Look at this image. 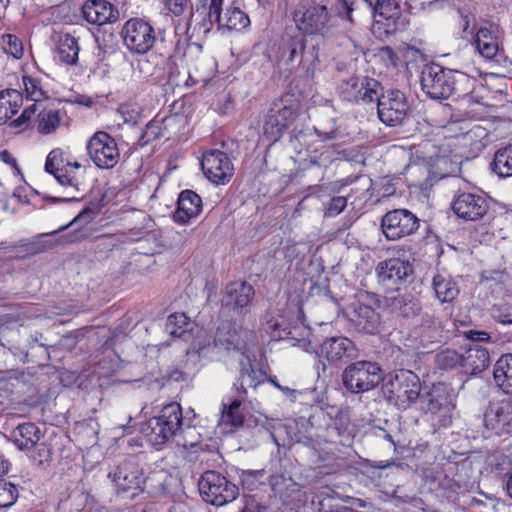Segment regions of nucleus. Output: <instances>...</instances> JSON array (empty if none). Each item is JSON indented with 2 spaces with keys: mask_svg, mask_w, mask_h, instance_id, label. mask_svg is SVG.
<instances>
[{
  "mask_svg": "<svg viewBox=\"0 0 512 512\" xmlns=\"http://www.w3.org/2000/svg\"><path fill=\"white\" fill-rule=\"evenodd\" d=\"M319 43L302 33L284 38L283 58L291 70L300 71L313 79L320 63Z\"/></svg>",
  "mask_w": 512,
  "mask_h": 512,
  "instance_id": "39448f33",
  "label": "nucleus"
},
{
  "mask_svg": "<svg viewBox=\"0 0 512 512\" xmlns=\"http://www.w3.org/2000/svg\"><path fill=\"white\" fill-rule=\"evenodd\" d=\"M114 483L117 495L133 499L143 491L146 477L134 459H125L108 475Z\"/></svg>",
  "mask_w": 512,
  "mask_h": 512,
  "instance_id": "9b49d317",
  "label": "nucleus"
},
{
  "mask_svg": "<svg viewBox=\"0 0 512 512\" xmlns=\"http://www.w3.org/2000/svg\"><path fill=\"white\" fill-rule=\"evenodd\" d=\"M81 13L87 23L97 26L115 23L120 17L118 8L107 0H86Z\"/></svg>",
  "mask_w": 512,
  "mask_h": 512,
  "instance_id": "b1692460",
  "label": "nucleus"
},
{
  "mask_svg": "<svg viewBox=\"0 0 512 512\" xmlns=\"http://www.w3.org/2000/svg\"><path fill=\"white\" fill-rule=\"evenodd\" d=\"M302 34L328 35L334 27V20L326 5L311 2L298 9L294 16Z\"/></svg>",
  "mask_w": 512,
  "mask_h": 512,
  "instance_id": "f8f14e48",
  "label": "nucleus"
},
{
  "mask_svg": "<svg viewBox=\"0 0 512 512\" xmlns=\"http://www.w3.org/2000/svg\"><path fill=\"white\" fill-rule=\"evenodd\" d=\"M265 331L270 335V337L274 340H283L289 338L291 331L287 330V328L282 326V323L279 319L274 317H270L266 319L265 322Z\"/></svg>",
  "mask_w": 512,
  "mask_h": 512,
  "instance_id": "8fccbe9b",
  "label": "nucleus"
},
{
  "mask_svg": "<svg viewBox=\"0 0 512 512\" xmlns=\"http://www.w3.org/2000/svg\"><path fill=\"white\" fill-rule=\"evenodd\" d=\"M167 8L174 15L179 16L184 12L187 0H164Z\"/></svg>",
  "mask_w": 512,
  "mask_h": 512,
  "instance_id": "052dcab7",
  "label": "nucleus"
},
{
  "mask_svg": "<svg viewBox=\"0 0 512 512\" xmlns=\"http://www.w3.org/2000/svg\"><path fill=\"white\" fill-rule=\"evenodd\" d=\"M419 225V218L407 209L391 210L381 221L383 234L388 240H398L412 235Z\"/></svg>",
  "mask_w": 512,
  "mask_h": 512,
  "instance_id": "f3484780",
  "label": "nucleus"
},
{
  "mask_svg": "<svg viewBox=\"0 0 512 512\" xmlns=\"http://www.w3.org/2000/svg\"><path fill=\"white\" fill-rule=\"evenodd\" d=\"M37 111V104L33 103L26 107L21 115L10 123V126L19 130H24L28 127L29 121Z\"/></svg>",
  "mask_w": 512,
  "mask_h": 512,
  "instance_id": "5fc2aeb1",
  "label": "nucleus"
},
{
  "mask_svg": "<svg viewBox=\"0 0 512 512\" xmlns=\"http://www.w3.org/2000/svg\"><path fill=\"white\" fill-rule=\"evenodd\" d=\"M493 378L506 394L512 393V354L501 356L494 365Z\"/></svg>",
  "mask_w": 512,
  "mask_h": 512,
  "instance_id": "473e14b6",
  "label": "nucleus"
},
{
  "mask_svg": "<svg viewBox=\"0 0 512 512\" xmlns=\"http://www.w3.org/2000/svg\"><path fill=\"white\" fill-rule=\"evenodd\" d=\"M431 288L436 299L442 304L453 303L460 292L459 286L454 278L444 271H438L434 274L431 281Z\"/></svg>",
  "mask_w": 512,
  "mask_h": 512,
  "instance_id": "c85d7f7f",
  "label": "nucleus"
},
{
  "mask_svg": "<svg viewBox=\"0 0 512 512\" xmlns=\"http://www.w3.org/2000/svg\"><path fill=\"white\" fill-rule=\"evenodd\" d=\"M221 12L222 9L219 10V19L217 20L211 16V10L208 8L206 17L199 23V29L202 30L203 33H208L214 24H217L219 29L225 28L227 30L235 31H241L250 26L249 16L241 10L240 7L235 6L234 4L226 9L223 16Z\"/></svg>",
  "mask_w": 512,
  "mask_h": 512,
  "instance_id": "4be33fe9",
  "label": "nucleus"
},
{
  "mask_svg": "<svg viewBox=\"0 0 512 512\" xmlns=\"http://www.w3.org/2000/svg\"><path fill=\"white\" fill-rule=\"evenodd\" d=\"M80 46L78 40L70 34L60 36L57 50L56 59L68 66L76 65L78 62Z\"/></svg>",
  "mask_w": 512,
  "mask_h": 512,
  "instance_id": "2f4dec72",
  "label": "nucleus"
},
{
  "mask_svg": "<svg viewBox=\"0 0 512 512\" xmlns=\"http://www.w3.org/2000/svg\"><path fill=\"white\" fill-rule=\"evenodd\" d=\"M410 106L403 92L397 89L383 91L377 102L380 121L386 126H397L406 119Z\"/></svg>",
  "mask_w": 512,
  "mask_h": 512,
  "instance_id": "dca6fc26",
  "label": "nucleus"
},
{
  "mask_svg": "<svg viewBox=\"0 0 512 512\" xmlns=\"http://www.w3.org/2000/svg\"><path fill=\"white\" fill-rule=\"evenodd\" d=\"M188 318L184 313H174L167 318L165 330L174 337L186 339L188 328Z\"/></svg>",
  "mask_w": 512,
  "mask_h": 512,
  "instance_id": "79ce46f5",
  "label": "nucleus"
},
{
  "mask_svg": "<svg viewBox=\"0 0 512 512\" xmlns=\"http://www.w3.org/2000/svg\"><path fill=\"white\" fill-rule=\"evenodd\" d=\"M224 0H210L208 8L211 10V16L219 19V10L222 9Z\"/></svg>",
  "mask_w": 512,
  "mask_h": 512,
  "instance_id": "69168bd1",
  "label": "nucleus"
},
{
  "mask_svg": "<svg viewBox=\"0 0 512 512\" xmlns=\"http://www.w3.org/2000/svg\"><path fill=\"white\" fill-rule=\"evenodd\" d=\"M466 336L473 342H484L490 339L489 333L485 331L470 330L466 333Z\"/></svg>",
  "mask_w": 512,
  "mask_h": 512,
  "instance_id": "0e129e2a",
  "label": "nucleus"
},
{
  "mask_svg": "<svg viewBox=\"0 0 512 512\" xmlns=\"http://www.w3.org/2000/svg\"><path fill=\"white\" fill-rule=\"evenodd\" d=\"M357 352L353 341L343 336L328 338L320 346V355L332 364L353 359L357 356Z\"/></svg>",
  "mask_w": 512,
  "mask_h": 512,
  "instance_id": "393cba45",
  "label": "nucleus"
},
{
  "mask_svg": "<svg viewBox=\"0 0 512 512\" xmlns=\"http://www.w3.org/2000/svg\"><path fill=\"white\" fill-rule=\"evenodd\" d=\"M405 4L408 6L412 13H418L421 11H430L440 5L438 0L418 1V0H406Z\"/></svg>",
  "mask_w": 512,
  "mask_h": 512,
  "instance_id": "4d7b16f0",
  "label": "nucleus"
},
{
  "mask_svg": "<svg viewBox=\"0 0 512 512\" xmlns=\"http://www.w3.org/2000/svg\"><path fill=\"white\" fill-rule=\"evenodd\" d=\"M492 315L499 323L512 324V304H503L494 307Z\"/></svg>",
  "mask_w": 512,
  "mask_h": 512,
  "instance_id": "6e6d98bb",
  "label": "nucleus"
},
{
  "mask_svg": "<svg viewBox=\"0 0 512 512\" xmlns=\"http://www.w3.org/2000/svg\"><path fill=\"white\" fill-rule=\"evenodd\" d=\"M489 352L486 348L473 344L461 353V371L467 375H476L488 368Z\"/></svg>",
  "mask_w": 512,
  "mask_h": 512,
  "instance_id": "a878e982",
  "label": "nucleus"
},
{
  "mask_svg": "<svg viewBox=\"0 0 512 512\" xmlns=\"http://www.w3.org/2000/svg\"><path fill=\"white\" fill-rule=\"evenodd\" d=\"M123 44L131 54L144 55L156 42L153 26L140 18H131L125 22L121 30Z\"/></svg>",
  "mask_w": 512,
  "mask_h": 512,
  "instance_id": "4468645a",
  "label": "nucleus"
},
{
  "mask_svg": "<svg viewBox=\"0 0 512 512\" xmlns=\"http://www.w3.org/2000/svg\"><path fill=\"white\" fill-rule=\"evenodd\" d=\"M202 211V200L192 190H184L178 198V206L173 214L176 223L186 224L191 218L197 217Z\"/></svg>",
  "mask_w": 512,
  "mask_h": 512,
  "instance_id": "cd10ccee",
  "label": "nucleus"
},
{
  "mask_svg": "<svg viewBox=\"0 0 512 512\" xmlns=\"http://www.w3.org/2000/svg\"><path fill=\"white\" fill-rule=\"evenodd\" d=\"M198 486L204 501L215 506L232 502L239 494V489L234 483L213 470L202 474Z\"/></svg>",
  "mask_w": 512,
  "mask_h": 512,
  "instance_id": "1a4fd4ad",
  "label": "nucleus"
},
{
  "mask_svg": "<svg viewBox=\"0 0 512 512\" xmlns=\"http://www.w3.org/2000/svg\"><path fill=\"white\" fill-rule=\"evenodd\" d=\"M435 363L438 368L443 370L453 369L457 366L461 368V354L452 349H446L436 354Z\"/></svg>",
  "mask_w": 512,
  "mask_h": 512,
  "instance_id": "c03bdc74",
  "label": "nucleus"
},
{
  "mask_svg": "<svg viewBox=\"0 0 512 512\" xmlns=\"http://www.w3.org/2000/svg\"><path fill=\"white\" fill-rule=\"evenodd\" d=\"M382 380V370L376 362L356 361L342 373V383L347 391L359 394L374 389Z\"/></svg>",
  "mask_w": 512,
  "mask_h": 512,
  "instance_id": "6e6552de",
  "label": "nucleus"
},
{
  "mask_svg": "<svg viewBox=\"0 0 512 512\" xmlns=\"http://www.w3.org/2000/svg\"><path fill=\"white\" fill-rule=\"evenodd\" d=\"M347 206V198L344 196H336L330 199L325 205L324 215L326 217H335L339 215Z\"/></svg>",
  "mask_w": 512,
  "mask_h": 512,
  "instance_id": "864d4df0",
  "label": "nucleus"
},
{
  "mask_svg": "<svg viewBox=\"0 0 512 512\" xmlns=\"http://www.w3.org/2000/svg\"><path fill=\"white\" fill-rule=\"evenodd\" d=\"M267 507L255 501L254 499H248L241 512H265Z\"/></svg>",
  "mask_w": 512,
  "mask_h": 512,
  "instance_id": "e2e57ef3",
  "label": "nucleus"
},
{
  "mask_svg": "<svg viewBox=\"0 0 512 512\" xmlns=\"http://www.w3.org/2000/svg\"><path fill=\"white\" fill-rule=\"evenodd\" d=\"M413 274V266L408 260L390 258L376 266L378 282L389 290H399Z\"/></svg>",
  "mask_w": 512,
  "mask_h": 512,
  "instance_id": "a211bd4d",
  "label": "nucleus"
},
{
  "mask_svg": "<svg viewBox=\"0 0 512 512\" xmlns=\"http://www.w3.org/2000/svg\"><path fill=\"white\" fill-rule=\"evenodd\" d=\"M382 390L391 404L405 410L420 398L421 383L414 372L402 369L389 375Z\"/></svg>",
  "mask_w": 512,
  "mask_h": 512,
  "instance_id": "423d86ee",
  "label": "nucleus"
},
{
  "mask_svg": "<svg viewBox=\"0 0 512 512\" xmlns=\"http://www.w3.org/2000/svg\"><path fill=\"white\" fill-rule=\"evenodd\" d=\"M41 438V431L34 423L19 424L11 431L10 439L20 450H30Z\"/></svg>",
  "mask_w": 512,
  "mask_h": 512,
  "instance_id": "7c9ffc66",
  "label": "nucleus"
},
{
  "mask_svg": "<svg viewBox=\"0 0 512 512\" xmlns=\"http://www.w3.org/2000/svg\"><path fill=\"white\" fill-rule=\"evenodd\" d=\"M73 169L74 168H67V170L57 171L52 175L55 177V179L58 181L60 185L70 188L72 191L78 193V180L73 174Z\"/></svg>",
  "mask_w": 512,
  "mask_h": 512,
  "instance_id": "3c124183",
  "label": "nucleus"
},
{
  "mask_svg": "<svg viewBox=\"0 0 512 512\" xmlns=\"http://www.w3.org/2000/svg\"><path fill=\"white\" fill-rule=\"evenodd\" d=\"M363 82V89L359 92L357 97V104H377L378 100L383 93V87L379 81L370 77H361Z\"/></svg>",
  "mask_w": 512,
  "mask_h": 512,
  "instance_id": "4c0bfd02",
  "label": "nucleus"
},
{
  "mask_svg": "<svg viewBox=\"0 0 512 512\" xmlns=\"http://www.w3.org/2000/svg\"><path fill=\"white\" fill-rule=\"evenodd\" d=\"M254 296L252 285L246 282H232L225 288L222 305L233 310H242L247 307Z\"/></svg>",
  "mask_w": 512,
  "mask_h": 512,
  "instance_id": "bb28decb",
  "label": "nucleus"
},
{
  "mask_svg": "<svg viewBox=\"0 0 512 512\" xmlns=\"http://www.w3.org/2000/svg\"><path fill=\"white\" fill-rule=\"evenodd\" d=\"M420 82L422 91L428 97L442 100L469 95L475 88L476 79L464 72L432 63L424 66Z\"/></svg>",
  "mask_w": 512,
  "mask_h": 512,
  "instance_id": "f03ea898",
  "label": "nucleus"
},
{
  "mask_svg": "<svg viewBox=\"0 0 512 512\" xmlns=\"http://www.w3.org/2000/svg\"><path fill=\"white\" fill-rule=\"evenodd\" d=\"M270 382L274 385L276 389L282 392V394L291 402H294L297 399V397L302 394L301 391L291 389L288 386H283L279 384L275 379H270Z\"/></svg>",
  "mask_w": 512,
  "mask_h": 512,
  "instance_id": "bf43d9fd",
  "label": "nucleus"
},
{
  "mask_svg": "<svg viewBox=\"0 0 512 512\" xmlns=\"http://www.w3.org/2000/svg\"><path fill=\"white\" fill-rule=\"evenodd\" d=\"M484 425L498 435H512V398L490 402L484 413Z\"/></svg>",
  "mask_w": 512,
  "mask_h": 512,
  "instance_id": "412c9836",
  "label": "nucleus"
},
{
  "mask_svg": "<svg viewBox=\"0 0 512 512\" xmlns=\"http://www.w3.org/2000/svg\"><path fill=\"white\" fill-rule=\"evenodd\" d=\"M488 136V132L480 125H474L466 132L456 135V139L460 144H471L474 149H481L485 146L483 142Z\"/></svg>",
  "mask_w": 512,
  "mask_h": 512,
  "instance_id": "a19ab883",
  "label": "nucleus"
},
{
  "mask_svg": "<svg viewBox=\"0 0 512 512\" xmlns=\"http://www.w3.org/2000/svg\"><path fill=\"white\" fill-rule=\"evenodd\" d=\"M374 12L373 32L379 36H390L406 26L397 0H364Z\"/></svg>",
  "mask_w": 512,
  "mask_h": 512,
  "instance_id": "9d476101",
  "label": "nucleus"
},
{
  "mask_svg": "<svg viewBox=\"0 0 512 512\" xmlns=\"http://www.w3.org/2000/svg\"><path fill=\"white\" fill-rule=\"evenodd\" d=\"M503 34V30L499 25L487 23L477 30L474 43L482 57L495 59L497 63L506 69L507 73L512 74V60L505 56L500 49Z\"/></svg>",
  "mask_w": 512,
  "mask_h": 512,
  "instance_id": "ddd939ff",
  "label": "nucleus"
},
{
  "mask_svg": "<svg viewBox=\"0 0 512 512\" xmlns=\"http://www.w3.org/2000/svg\"><path fill=\"white\" fill-rule=\"evenodd\" d=\"M194 429L183 422L180 404L171 402L165 405L159 415L150 418L141 428V432L152 446H161L180 438L184 432Z\"/></svg>",
  "mask_w": 512,
  "mask_h": 512,
  "instance_id": "20e7f679",
  "label": "nucleus"
},
{
  "mask_svg": "<svg viewBox=\"0 0 512 512\" xmlns=\"http://www.w3.org/2000/svg\"><path fill=\"white\" fill-rule=\"evenodd\" d=\"M18 496L19 491L15 484L5 479H0V508L12 506Z\"/></svg>",
  "mask_w": 512,
  "mask_h": 512,
  "instance_id": "49530a36",
  "label": "nucleus"
},
{
  "mask_svg": "<svg viewBox=\"0 0 512 512\" xmlns=\"http://www.w3.org/2000/svg\"><path fill=\"white\" fill-rule=\"evenodd\" d=\"M459 14V28L462 31V38L467 35H472L476 28V18L473 10L470 7L458 8Z\"/></svg>",
  "mask_w": 512,
  "mask_h": 512,
  "instance_id": "a18cd8bd",
  "label": "nucleus"
},
{
  "mask_svg": "<svg viewBox=\"0 0 512 512\" xmlns=\"http://www.w3.org/2000/svg\"><path fill=\"white\" fill-rule=\"evenodd\" d=\"M10 467L9 461L0 452V475L8 473Z\"/></svg>",
  "mask_w": 512,
  "mask_h": 512,
  "instance_id": "774afa93",
  "label": "nucleus"
},
{
  "mask_svg": "<svg viewBox=\"0 0 512 512\" xmlns=\"http://www.w3.org/2000/svg\"><path fill=\"white\" fill-rule=\"evenodd\" d=\"M421 408L430 414V420L438 428H447L452 424L455 404L448 389L443 384L433 385L420 396Z\"/></svg>",
  "mask_w": 512,
  "mask_h": 512,
  "instance_id": "0eeeda50",
  "label": "nucleus"
},
{
  "mask_svg": "<svg viewBox=\"0 0 512 512\" xmlns=\"http://www.w3.org/2000/svg\"><path fill=\"white\" fill-rule=\"evenodd\" d=\"M0 159L12 166H16L15 158L6 150L0 152Z\"/></svg>",
  "mask_w": 512,
  "mask_h": 512,
  "instance_id": "338daca9",
  "label": "nucleus"
},
{
  "mask_svg": "<svg viewBox=\"0 0 512 512\" xmlns=\"http://www.w3.org/2000/svg\"><path fill=\"white\" fill-rule=\"evenodd\" d=\"M22 94L15 89L0 91V125L5 124L20 108Z\"/></svg>",
  "mask_w": 512,
  "mask_h": 512,
  "instance_id": "72a5a7b5",
  "label": "nucleus"
},
{
  "mask_svg": "<svg viewBox=\"0 0 512 512\" xmlns=\"http://www.w3.org/2000/svg\"><path fill=\"white\" fill-rule=\"evenodd\" d=\"M352 321L355 327L366 334H376L381 325L379 313L371 306L361 303L355 304Z\"/></svg>",
  "mask_w": 512,
  "mask_h": 512,
  "instance_id": "c756f323",
  "label": "nucleus"
},
{
  "mask_svg": "<svg viewBox=\"0 0 512 512\" xmlns=\"http://www.w3.org/2000/svg\"><path fill=\"white\" fill-rule=\"evenodd\" d=\"M22 81L26 95L29 99L38 102L43 98L44 93L35 79L29 76H24Z\"/></svg>",
  "mask_w": 512,
  "mask_h": 512,
  "instance_id": "603ef678",
  "label": "nucleus"
},
{
  "mask_svg": "<svg viewBox=\"0 0 512 512\" xmlns=\"http://www.w3.org/2000/svg\"><path fill=\"white\" fill-rule=\"evenodd\" d=\"M1 46L3 51L15 59L23 56L24 48L22 41L15 35L5 34L2 36Z\"/></svg>",
  "mask_w": 512,
  "mask_h": 512,
  "instance_id": "de8ad7c7",
  "label": "nucleus"
},
{
  "mask_svg": "<svg viewBox=\"0 0 512 512\" xmlns=\"http://www.w3.org/2000/svg\"><path fill=\"white\" fill-rule=\"evenodd\" d=\"M214 344L220 349L239 354V386H237L239 394L245 395L247 388L256 389L265 382L266 374L255 363L256 334L254 331L245 328L236 330L223 325L217 329Z\"/></svg>",
  "mask_w": 512,
  "mask_h": 512,
  "instance_id": "f257e3e1",
  "label": "nucleus"
},
{
  "mask_svg": "<svg viewBox=\"0 0 512 512\" xmlns=\"http://www.w3.org/2000/svg\"><path fill=\"white\" fill-rule=\"evenodd\" d=\"M380 55L384 60L388 61L391 65L396 66L397 61H398V56L396 55V53L393 51V49L391 47L385 46V47L381 48Z\"/></svg>",
  "mask_w": 512,
  "mask_h": 512,
  "instance_id": "680f3d73",
  "label": "nucleus"
},
{
  "mask_svg": "<svg viewBox=\"0 0 512 512\" xmlns=\"http://www.w3.org/2000/svg\"><path fill=\"white\" fill-rule=\"evenodd\" d=\"M355 5L356 1L354 0H336L333 4L332 10L336 16L353 24V13L356 10Z\"/></svg>",
  "mask_w": 512,
  "mask_h": 512,
  "instance_id": "09e8293b",
  "label": "nucleus"
},
{
  "mask_svg": "<svg viewBox=\"0 0 512 512\" xmlns=\"http://www.w3.org/2000/svg\"><path fill=\"white\" fill-rule=\"evenodd\" d=\"M67 168H81V164L77 161H71L67 152L61 148H55L50 151L45 162V171L53 174L57 171H64Z\"/></svg>",
  "mask_w": 512,
  "mask_h": 512,
  "instance_id": "c9c22d12",
  "label": "nucleus"
},
{
  "mask_svg": "<svg viewBox=\"0 0 512 512\" xmlns=\"http://www.w3.org/2000/svg\"><path fill=\"white\" fill-rule=\"evenodd\" d=\"M452 209L459 218L476 221L487 213L489 203L482 195L463 192L454 197Z\"/></svg>",
  "mask_w": 512,
  "mask_h": 512,
  "instance_id": "5701e85b",
  "label": "nucleus"
},
{
  "mask_svg": "<svg viewBox=\"0 0 512 512\" xmlns=\"http://www.w3.org/2000/svg\"><path fill=\"white\" fill-rule=\"evenodd\" d=\"M362 85L361 77H351L342 81L339 93L344 100L356 103L359 92L363 89Z\"/></svg>",
  "mask_w": 512,
  "mask_h": 512,
  "instance_id": "37998d69",
  "label": "nucleus"
},
{
  "mask_svg": "<svg viewBox=\"0 0 512 512\" xmlns=\"http://www.w3.org/2000/svg\"><path fill=\"white\" fill-rule=\"evenodd\" d=\"M241 400L235 399L229 405L223 404V410L221 414V423L223 425H229L232 428H238L243 425L244 416L240 411Z\"/></svg>",
  "mask_w": 512,
  "mask_h": 512,
  "instance_id": "ea45409f",
  "label": "nucleus"
},
{
  "mask_svg": "<svg viewBox=\"0 0 512 512\" xmlns=\"http://www.w3.org/2000/svg\"><path fill=\"white\" fill-rule=\"evenodd\" d=\"M60 109H44L38 113L37 131L43 135L54 133L65 117Z\"/></svg>",
  "mask_w": 512,
  "mask_h": 512,
  "instance_id": "e433bc0d",
  "label": "nucleus"
},
{
  "mask_svg": "<svg viewBox=\"0 0 512 512\" xmlns=\"http://www.w3.org/2000/svg\"><path fill=\"white\" fill-rule=\"evenodd\" d=\"M491 169L501 178L512 176V145L495 153Z\"/></svg>",
  "mask_w": 512,
  "mask_h": 512,
  "instance_id": "58836bf2",
  "label": "nucleus"
},
{
  "mask_svg": "<svg viewBox=\"0 0 512 512\" xmlns=\"http://www.w3.org/2000/svg\"><path fill=\"white\" fill-rule=\"evenodd\" d=\"M419 330L422 343L439 342L442 338V323L433 314L424 313L421 316Z\"/></svg>",
  "mask_w": 512,
  "mask_h": 512,
  "instance_id": "f704fd0d",
  "label": "nucleus"
},
{
  "mask_svg": "<svg viewBox=\"0 0 512 512\" xmlns=\"http://www.w3.org/2000/svg\"><path fill=\"white\" fill-rule=\"evenodd\" d=\"M86 151L96 167L112 169L120 159L116 140L105 131L95 132L86 143Z\"/></svg>",
  "mask_w": 512,
  "mask_h": 512,
  "instance_id": "2eb2a0df",
  "label": "nucleus"
},
{
  "mask_svg": "<svg viewBox=\"0 0 512 512\" xmlns=\"http://www.w3.org/2000/svg\"><path fill=\"white\" fill-rule=\"evenodd\" d=\"M291 467L288 459H276L270 462L269 484L274 494L283 502L300 491V484L292 477Z\"/></svg>",
  "mask_w": 512,
  "mask_h": 512,
  "instance_id": "6ab92c4d",
  "label": "nucleus"
},
{
  "mask_svg": "<svg viewBox=\"0 0 512 512\" xmlns=\"http://www.w3.org/2000/svg\"><path fill=\"white\" fill-rule=\"evenodd\" d=\"M161 136V125L158 122L151 121L149 122L145 130L143 132L142 138L145 139V142L148 143L153 141Z\"/></svg>",
  "mask_w": 512,
  "mask_h": 512,
  "instance_id": "13d9d810",
  "label": "nucleus"
},
{
  "mask_svg": "<svg viewBox=\"0 0 512 512\" xmlns=\"http://www.w3.org/2000/svg\"><path fill=\"white\" fill-rule=\"evenodd\" d=\"M201 166L205 176L217 185L228 183L234 175V167L230 158L220 150L204 153Z\"/></svg>",
  "mask_w": 512,
  "mask_h": 512,
  "instance_id": "aec40b11",
  "label": "nucleus"
},
{
  "mask_svg": "<svg viewBox=\"0 0 512 512\" xmlns=\"http://www.w3.org/2000/svg\"><path fill=\"white\" fill-rule=\"evenodd\" d=\"M305 114L298 113V105L286 104L284 100L274 103L269 109L264 124L263 133L272 142L278 141L285 130L290 129V140H302L310 134V127L304 124Z\"/></svg>",
  "mask_w": 512,
  "mask_h": 512,
  "instance_id": "7ed1b4c3",
  "label": "nucleus"
}]
</instances>
